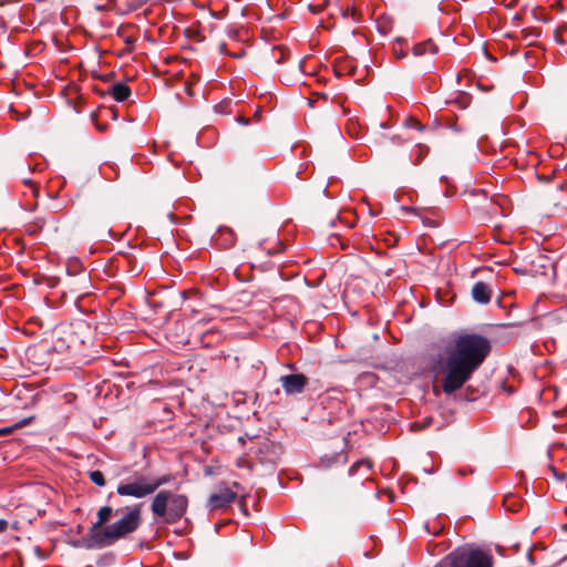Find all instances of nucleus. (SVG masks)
<instances>
[{"label":"nucleus","mask_w":567,"mask_h":567,"mask_svg":"<svg viewBox=\"0 0 567 567\" xmlns=\"http://www.w3.org/2000/svg\"><path fill=\"white\" fill-rule=\"evenodd\" d=\"M492 350L491 341L478 333L460 332L453 334L444 354L445 374L442 390L452 394L470 381Z\"/></svg>","instance_id":"obj_1"},{"label":"nucleus","mask_w":567,"mask_h":567,"mask_svg":"<svg viewBox=\"0 0 567 567\" xmlns=\"http://www.w3.org/2000/svg\"><path fill=\"white\" fill-rule=\"evenodd\" d=\"M188 498L184 494L162 489L155 494L151 503V511L155 519L166 524H175L186 513Z\"/></svg>","instance_id":"obj_2"},{"label":"nucleus","mask_w":567,"mask_h":567,"mask_svg":"<svg viewBox=\"0 0 567 567\" xmlns=\"http://www.w3.org/2000/svg\"><path fill=\"white\" fill-rule=\"evenodd\" d=\"M491 553L480 548L460 547L445 556L435 567H493Z\"/></svg>","instance_id":"obj_3"},{"label":"nucleus","mask_w":567,"mask_h":567,"mask_svg":"<svg viewBox=\"0 0 567 567\" xmlns=\"http://www.w3.org/2000/svg\"><path fill=\"white\" fill-rule=\"evenodd\" d=\"M141 505H135L121 519L105 526L95 537L103 545H111L114 542L135 532L141 525Z\"/></svg>","instance_id":"obj_4"},{"label":"nucleus","mask_w":567,"mask_h":567,"mask_svg":"<svg viewBox=\"0 0 567 567\" xmlns=\"http://www.w3.org/2000/svg\"><path fill=\"white\" fill-rule=\"evenodd\" d=\"M116 492L120 496H131L134 498H144L155 493L151 476L137 474L131 481L118 485Z\"/></svg>","instance_id":"obj_5"},{"label":"nucleus","mask_w":567,"mask_h":567,"mask_svg":"<svg viewBox=\"0 0 567 567\" xmlns=\"http://www.w3.org/2000/svg\"><path fill=\"white\" fill-rule=\"evenodd\" d=\"M237 492L228 486H219L217 492L213 493L208 498V506L210 509H221L228 507L235 502Z\"/></svg>","instance_id":"obj_6"},{"label":"nucleus","mask_w":567,"mask_h":567,"mask_svg":"<svg viewBox=\"0 0 567 567\" xmlns=\"http://www.w3.org/2000/svg\"><path fill=\"white\" fill-rule=\"evenodd\" d=\"M279 381L285 393L288 395L303 392L308 384V378L301 373L281 375Z\"/></svg>","instance_id":"obj_7"},{"label":"nucleus","mask_w":567,"mask_h":567,"mask_svg":"<svg viewBox=\"0 0 567 567\" xmlns=\"http://www.w3.org/2000/svg\"><path fill=\"white\" fill-rule=\"evenodd\" d=\"M472 297L476 302L488 303L492 298V289L487 284L478 281L473 286Z\"/></svg>","instance_id":"obj_8"},{"label":"nucleus","mask_w":567,"mask_h":567,"mask_svg":"<svg viewBox=\"0 0 567 567\" xmlns=\"http://www.w3.org/2000/svg\"><path fill=\"white\" fill-rule=\"evenodd\" d=\"M110 94L117 102H124L131 95V89L124 83H115L110 87Z\"/></svg>","instance_id":"obj_9"},{"label":"nucleus","mask_w":567,"mask_h":567,"mask_svg":"<svg viewBox=\"0 0 567 567\" xmlns=\"http://www.w3.org/2000/svg\"><path fill=\"white\" fill-rule=\"evenodd\" d=\"M437 47L431 41L417 43L413 47L412 52L415 56L424 55L425 53L434 54L437 52Z\"/></svg>","instance_id":"obj_10"},{"label":"nucleus","mask_w":567,"mask_h":567,"mask_svg":"<svg viewBox=\"0 0 567 567\" xmlns=\"http://www.w3.org/2000/svg\"><path fill=\"white\" fill-rule=\"evenodd\" d=\"M260 246L265 247L268 256L281 251L282 247H284L282 244L279 241V239L276 236L261 241Z\"/></svg>","instance_id":"obj_11"},{"label":"nucleus","mask_w":567,"mask_h":567,"mask_svg":"<svg viewBox=\"0 0 567 567\" xmlns=\"http://www.w3.org/2000/svg\"><path fill=\"white\" fill-rule=\"evenodd\" d=\"M238 441L243 444V446L246 445V442L248 441L249 443L254 444V446H250L249 450H252V449H256L255 453L256 454H261L265 450H269V449H272L274 447V444L268 442V441H262V443L260 444V442H254V439L252 437H248L247 440L243 436H240L238 439Z\"/></svg>","instance_id":"obj_12"},{"label":"nucleus","mask_w":567,"mask_h":567,"mask_svg":"<svg viewBox=\"0 0 567 567\" xmlns=\"http://www.w3.org/2000/svg\"><path fill=\"white\" fill-rule=\"evenodd\" d=\"M112 508L110 506H103L97 512V522L93 525L92 529L95 530L104 525L112 515Z\"/></svg>","instance_id":"obj_13"},{"label":"nucleus","mask_w":567,"mask_h":567,"mask_svg":"<svg viewBox=\"0 0 567 567\" xmlns=\"http://www.w3.org/2000/svg\"><path fill=\"white\" fill-rule=\"evenodd\" d=\"M289 55V52L282 47H275L271 50V59L276 64H281Z\"/></svg>","instance_id":"obj_14"},{"label":"nucleus","mask_w":567,"mask_h":567,"mask_svg":"<svg viewBox=\"0 0 567 567\" xmlns=\"http://www.w3.org/2000/svg\"><path fill=\"white\" fill-rule=\"evenodd\" d=\"M172 480L173 476L171 474L162 475L158 477H151L154 492H156L161 486L168 484Z\"/></svg>","instance_id":"obj_15"},{"label":"nucleus","mask_w":567,"mask_h":567,"mask_svg":"<svg viewBox=\"0 0 567 567\" xmlns=\"http://www.w3.org/2000/svg\"><path fill=\"white\" fill-rule=\"evenodd\" d=\"M90 480L97 486L103 487L105 486L106 482L104 478V475L100 471H90L89 473Z\"/></svg>","instance_id":"obj_16"},{"label":"nucleus","mask_w":567,"mask_h":567,"mask_svg":"<svg viewBox=\"0 0 567 567\" xmlns=\"http://www.w3.org/2000/svg\"><path fill=\"white\" fill-rule=\"evenodd\" d=\"M237 464V467L239 468H246L247 471H251L252 470V462L246 457H239L236 462Z\"/></svg>","instance_id":"obj_17"},{"label":"nucleus","mask_w":567,"mask_h":567,"mask_svg":"<svg viewBox=\"0 0 567 567\" xmlns=\"http://www.w3.org/2000/svg\"><path fill=\"white\" fill-rule=\"evenodd\" d=\"M319 99H322V100L327 101V100H328V95H327L326 93H315V94L312 95V97H311V99H309V101H308V103H309L310 107H313V103H315L317 100H319Z\"/></svg>","instance_id":"obj_18"},{"label":"nucleus","mask_w":567,"mask_h":567,"mask_svg":"<svg viewBox=\"0 0 567 567\" xmlns=\"http://www.w3.org/2000/svg\"><path fill=\"white\" fill-rule=\"evenodd\" d=\"M33 419H34L33 416L22 419L21 421H19V422H17L16 424H13V429H14V430H18V429L24 427V426H27L28 424H30V423H31V421H32Z\"/></svg>","instance_id":"obj_19"},{"label":"nucleus","mask_w":567,"mask_h":567,"mask_svg":"<svg viewBox=\"0 0 567 567\" xmlns=\"http://www.w3.org/2000/svg\"><path fill=\"white\" fill-rule=\"evenodd\" d=\"M417 151H419V158L425 156L429 152V147L425 146V145H422V144H419L417 145Z\"/></svg>","instance_id":"obj_20"},{"label":"nucleus","mask_w":567,"mask_h":567,"mask_svg":"<svg viewBox=\"0 0 567 567\" xmlns=\"http://www.w3.org/2000/svg\"><path fill=\"white\" fill-rule=\"evenodd\" d=\"M361 465H365L368 468H370V467H371V463H370V462H368V461H367V462H357V463H354V464L350 467V474H352V473H353V471H354L357 467L361 466Z\"/></svg>","instance_id":"obj_21"},{"label":"nucleus","mask_w":567,"mask_h":567,"mask_svg":"<svg viewBox=\"0 0 567 567\" xmlns=\"http://www.w3.org/2000/svg\"><path fill=\"white\" fill-rule=\"evenodd\" d=\"M408 124L416 130H423V126L421 125V123L419 121H416L415 118H410Z\"/></svg>","instance_id":"obj_22"},{"label":"nucleus","mask_w":567,"mask_h":567,"mask_svg":"<svg viewBox=\"0 0 567 567\" xmlns=\"http://www.w3.org/2000/svg\"><path fill=\"white\" fill-rule=\"evenodd\" d=\"M14 431L13 425L0 429V436L9 435Z\"/></svg>","instance_id":"obj_23"},{"label":"nucleus","mask_w":567,"mask_h":567,"mask_svg":"<svg viewBox=\"0 0 567 567\" xmlns=\"http://www.w3.org/2000/svg\"><path fill=\"white\" fill-rule=\"evenodd\" d=\"M9 523L6 519L0 518V534L7 532Z\"/></svg>","instance_id":"obj_24"},{"label":"nucleus","mask_w":567,"mask_h":567,"mask_svg":"<svg viewBox=\"0 0 567 567\" xmlns=\"http://www.w3.org/2000/svg\"><path fill=\"white\" fill-rule=\"evenodd\" d=\"M393 54L395 55L396 59H403L406 53L403 51V50H399V49H393Z\"/></svg>","instance_id":"obj_25"},{"label":"nucleus","mask_w":567,"mask_h":567,"mask_svg":"<svg viewBox=\"0 0 567 567\" xmlns=\"http://www.w3.org/2000/svg\"><path fill=\"white\" fill-rule=\"evenodd\" d=\"M423 427H424V426H423V425H421V423H420V422H413V423L411 424V431H419V430H421V429H423Z\"/></svg>","instance_id":"obj_26"},{"label":"nucleus","mask_w":567,"mask_h":567,"mask_svg":"<svg viewBox=\"0 0 567 567\" xmlns=\"http://www.w3.org/2000/svg\"><path fill=\"white\" fill-rule=\"evenodd\" d=\"M554 475L557 477V480L563 481L565 480V474H557L555 470H553Z\"/></svg>","instance_id":"obj_27"},{"label":"nucleus","mask_w":567,"mask_h":567,"mask_svg":"<svg viewBox=\"0 0 567 567\" xmlns=\"http://www.w3.org/2000/svg\"><path fill=\"white\" fill-rule=\"evenodd\" d=\"M238 121H239L240 123H243V124H247V123H248V120H245V118H243V117H238Z\"/></svg>","instance_id":"obj_28"},{"label":"nucleus","mask_w":567,"mask_h":567,"mask_svg":"<svg viewBox=\"0 0 567 567\" xmlns=\"http://www.w3.org/2000/svg\"><path fill=\"white\" fill-rule=\"evenodd\" d=\"M225 233L228 234L229 236L233 235L231 230H226Z\"/></svg>","instance_id":"obj_29"},{"label":"nucleus","mask_w":567,"mask_h":567,"mask_svg":"<svg viewBox=\"0 0 567 567\" xmlns=\"http://www.w3.org/2000/svg\"><path fill=\"white\" fill-rule=\"evenodd\" d=\"M289 369H295V364H289Z\"/></svg>","instance_id":"obj_30"}]
</instances>
